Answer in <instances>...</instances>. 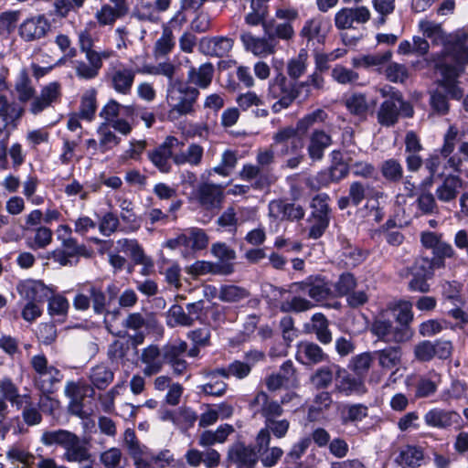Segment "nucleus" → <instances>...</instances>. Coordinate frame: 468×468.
<instances>
[{
  "label": "nucleus",
  "instance_id": "nucleus-46",
  "mask_svg": "<svg viewBox=\"0 0 468 468\" xmlns=\"http://www.w3.org/2000/svg\"><path fill=\"white\" fill-rule=\"evenodd\" d=\"M84 291L90 295L93 311L97 314H102L106 310V296L101 288L94 285H86Z\"/></svg>",
  "mask_w": 468,
  "mask_h": 468
},
{
  "label": "nucleus",
  "instance_id": "nucleus-33",
  "mask_svg": "<svg viewBox=\"0 0 468 468\" xmlns=\"http://www.w3.org/2000/svg\"><path fill=\"white\" fill-rule=\"evenodd\" d=\"M0 393L4 399L10 401L12 405L18 409L24 405V402H27L30 399L28 394L20 395L16 386L8 378H3L0 381Z\"/></svg>",
  "mask_w": 468,
  "mask_h": 468
},
{
  "label": "nucleus",
  "instance_id": "nucleus-34",
  "mask_svg": "<svg viewBox=\"0 0 468 468\" xmlns=\"http://www.w3.org/2000/svg\"><path fill=\"white\" fill-rule=\"evenodd\" d=\"M62 378L63 375L60 370L56 367H53L33 383L35 388L41 393L51 394L55 389V386L58 384Z\"/></svg>",
  "mask_w": 468,
  "mask_h": 468
},
{
  "label": "nucleus",
  "instance_id": "nucleus-21",
  "mask_svg": "<svg viewBox=\"0 0 468 468\" xmlns=\"http://www.w3.org/2000/svg\"><path fill=\"white\" fill-rule=\"evenodd\" d=\"M463 180L458 175H448L444 177L441 185L436 189V196L441 202L455 200L460 189L463 188Z\"/></svg>",
  "mask_w": 468,
  "mask_h": 468
},
{
  "label": "nucleus",
  "instance_id": "nucleus-15",
  "mask_svg": "<svg viewBox=\"0 0 468 468\" xmlns=\"http://www.w3.org/2000/svg\"><path fill=\"white\" fill-rule=\"evenodd\" d=\"M297 290L307 293L314 301L319 303L333 295V292L328 282L321 278L310 277L307 281L295 283L293 285Z\"/></svg>",
  "mask_w": 468,
  "mask_h": 468
},
{
  "label": "nucleus",
  "instance_id": "nucleus-27",
  "mask_svg": "<svg viewBox=\"0 0 468 468\" xmlns=\"http://www.w3.org/2000/svg\"><path fill=\"white\" fill-rule=\"evenodd\" d=\"M133 105H122L115 100H110L100 112V116L106 121L105 123H111L122 116L133 118Z\"/></svg>",
  "mask_w": 468,
  "mask_h": 468
},
{
  "label": "nucleus",
  "instance_id": "nucleus-18",
  "mask_svg": "<svg viewBox=\"0 0 468 468\" xmlns=\"http://www.w3.org/2000/svg\"><path fill=\"white\" fill-rule=\"evenodd\" d=\"M233 43V39L227 37H204L200 40L199 49L207 55L221 58L229 54Z\"/></svg>",
  "mask_w": 468,
  "mask_h": 468
},
{
  "label": "nucleus",
  "instance_id": "nucleus-25",
  "mask_svg": "<svg viewBox=\"0 0 468 468\" xmlns=\"http://www.w3.org/2000/svg\"><path fill=\"white\" fill-rule=\"evenodd\" d=\"M252 406H260L261 413L265 420V423L281 417L283 410L277 401L269 400L268 395L263 392H258L251 402Z\"/></svg>",
  "mask_w": 468,
  "mask_h": 468
},
{
  "label": "nucleus",
  "instance_id": "nucleus-64",
  "mask_svg": "<svg viewBox=\"0 0 468 468\" xmlns=\"http://www.w3.org/2000/svg\"><path fill=\"white\" fill-rule=\"evenodd\" d=\"M187 345L184 341L175 342L164 347L162 353L165 356V363H170L182 357L186 352Z\"/></svg>",
  "mask_w": 468,
  "mask_h": 468
},
{
  "label": "nucleus",
  "instance_id": "nucleus-14",
  "mask_svg": "<svg viewBox=\"0 0 468 468\" xmlns=\"http://www.w3.org/2000/svg\"><path fill=\"white\" fill-rule=\"evenodd\" d=\"M20 296L27 302L43 303L52 294V289L36 280L22 281L17 285Z\"/></svg>",
  "mask_w": 468,
  "mask_h": 468
},
{
  "label": "nucleus",
  "instance_id": "nucleus-55",
  "mask_svg": "<svg viewBox=\"0 0 468 468\" xmlns=\"http://www.w3.org/2000/svg\"><path fill=\"white\" fill-rule=\"evenodd\" d=\"M338 377L342 378L339 388L346 394H361L365 392L363 382L358 378L349 376L345 370H341V376L338 375Z\"/></svg>",
  "mask_w": 468,
  "mask_h": 468
},
{
  "label": "nucleus",
  "instance_id": "nucleus-51",
  "mask_svg": "<svg viewBox=\"0 0 468 468\" xmlns=\"http://www.w3.org/2000/svg\"><path fill=\"white\" fill-rule=\"evenodd\" d=\"M432 254L433 264L441 269L445 267V259L454 257L455 250L451 244L441 240L432 250Z\"/></svg>",
  "mask_w": 468,
  "mask_h": 468
},
{
  "label": "nucleus",
  "instance_id": "nucleus-40",
  "mask_svg": "<svg viewBox=\"0 0 468 468\" xmlns=\"http://www.w3.org/2000/svg\"><path fill=\"white\" fill-rule=\"evenodd\" d=\"M130 345L127 341L115 340L108 347V358L113 364L125 365L128 361Z\"/></svg>",
  "mask_w": 468,
  "mask_h": 468
},
{
  "label": "nucleus",
  "instance_id": "nucleus-59",
  "mask_svg": "<svg viewBox=\"0 0 468 468\" xmlns=\"http://www.w3.org/2000/svg\"><path fill=\"white\" fill-rule=\"evenodd\" d=\"M311 444V439L304 437L295 442L285 456L284 462L287 464L296 463Z\"/></svg>",
  "mask_w": 468,
  "mask_h": 468
},
{
  "label": "nucleus",
  "instance_id": "nucleus-10",
  "mask_svg": "<svg viewBox=\"0 0 468 468\" xmlns=\"http://www.w3.org/2000/svg\"><path fill=\"white\" fill-rule=\"evenodd\" d=\"M435 69L440 71L442 79L438 80V85L444 90L447 95L452 99L460 100L463 95V90L457 85L456 80L462 75V69L458 67H450L442 64H435Z\"/></svg>",
  "mask_w": 468,
  "mask_h": 468
},
{
  "label": "nucleus",
  "instance_id": "nucleus-37",
  "mask_svg": "<svg viewBox=\"0 0 468 468\" xmlns=\"http://www.w3.org/2000/svg\"><path fill=\"white\" fill-rule=\"evenodd\" d=\"M311 331L316 335L322 344H329L332 341V334L328 329V321L324 314L316 313L311 319Z\"/></svg>",
  "mask_w": 468,
  "mask_h": 468
},
{
  "label": "nucleus",
  "instance_id": "nucleus-1",
  "mask_svg": "<svg viewBox=\"0 0 468 468\" xmlns=\"http://www.w3.org/2000/svg\"><path fill=\"white\" fill-rule=\"evenodd\" d=\"M15 89L21 102L30 101L28 111L33 115H37L49 107H53L60 101L62 94L61 85L57 81L43 86L40 92L36 94L31 79L25 69L19 72Z\"/></svg>",
  "mask_w": 468,
  "mask_h": 468
},
{
  "label": "nucleus",
  "instance_id": "nucleus-62",
  "mask_svg": "<svg viewBox=\"0 0 468 468\" xmlns=\"http://www.w3.org/2000/svg\"><path fill=\"white\" fill-rule=\"evenodd\" d=\"M356 285V279L353 274L349 272H345L340 275L338 281L335 284V296H344L347 295L350 292H352Z\"/></svg>",
  "mask_w": 468,
  "mask_h": 468
},
{
  "label": "nucleus",
  "instance_id": "nucleus-32",
  "mask_svg": "<svg viewBox=\"0 0 468 468\" xmlns=\"http://www.w3.org/2000/svg\"><path fill=\"white\" fill-rule=\"evenodd\" d=\"M114 378V372L105 364L92 367L89 372V379L93 387L105 389Z\"/></svg>",
  "mask_w": 468,
  "mask_h": 468
},
{
  "label": "nucleus",
  "instance_id": "nucleus-52",
  "mask_svg": "<svg viewBox=\"0 0 468 468\" xmlns=\"http://www.w3.org/2000/svg\"><path fill=\"white\" fill-rule=\"evenodd\" d=\"M335 372L341 376V370L336 365L322 367L313 376L312 381L318 388H325L332 382Z\"/></svg>",
  "mask_w": 468,
  "mask_h": 468
},
{
  "label": "nucleus",
  "instance_id": "nucleus-61",
  "mask_svg": "<svg viewBox=\"0 0 468 468\" xmlns=\"http://www.w3.org/2000/svg\"><path fill=\"white\" fill-rule=\"evenodd\" d=\"M121 16H123L109 5H102L101 9L95 13V18L101 27L113 26L115 21Z\"/></svg>",
  "mask_w": 468,
  "mask_h": 468
},
{
  "label": "nucleus",
  "instance_id": "nucleus-11",
  "mask_svg": "<svg viewBox=\"0 0 468 468\" xmlns=\"http://www.w3.org/2000/svg\"><path fill=\"white\" fill-rule=\"evenodd\" d=\"M139 361L142 371L146 377L158 374L165 364L162 350L155 345H150L143 348L139 356Z\"/></svg>",
  "mask_w": 468,
  "mask_h": 468
},
{
  "label": "nucleus",
  "instance_id": "nucleus-26",
  "mask_svg": "<svg viewBox=\"0 0 468 468\" xmlns=\"http://www.w3.org/2000/svg\"><path fill=\"white\" fill-rule=\"evenodd\" d=\"M325 354L322 348L311 342H301L297 345L296 359L302 364H316L323 361Z\"/></svg>",
  "mask_w": 468,
  "mask_h": 468
},
{
  "label": "nucleus",
  "instance_id": "nucleus-54",
  "mask_svg": "<svg viewBox=\"0 0 468 468\" xmlns=\"http://www.w3.org/2000/svg\"><path fill=\"white\" fill-rule=\"evenodd\" d=\"M46 300L48 302V311L51 316H64L67 314L69 303L64 296L60 294L54 295L52 293Z\"/></svg>",
  "mask_w": 468,
  "mask_h": 468
},
{
  "label": "nucleus",
  "instance_id": "nucleus-29",
  "mask_svg": "<svg viewBox=\"0 0 468 468\" xmlns=\"http://www.w3.org/2000/svg\"><path fill=\"white\" fill-rule=\"evenodd\" d=\"M327 34L326 25L321 18L307 20L301 30V36L308 42L323 43Z\"/></svg>",
  "mask_w": 468,
  "mask_h": 468
},
{
  "label": "nucleus",
  "instance_id": "nucleus-12",
  "mask_svg": "<svg viewBox=\"0 0 468 468\" xmlns=\"http://www.w3.org/2000/svg\"><path fill=\"white\" fill-rule=\"evenodd\" d=\"M240 40L244 48L254 56L266 57L275 52L276 43L268 35L261 37L250 32H244L240 35Z\"/></svg>",
  "mask_w": 468,
  "mask_h": 468
},
{
  "label": "nucleus",
  "instance_id": "nucleus-42",
  "mask_svg": "<svg viewBox=\"0 0 468 468\" xmlns=\"http://www.w3.org/2000/svg\"><path fill=\"white\" fill-rule=\"evenodd\" d=\"M269 0H250V12L245 16V22L250 26L260 25L268 14Z\"/></svg>",
  "mask_w": 468,
  "mask_h": 468
},
{
  "label": "nucleus",
  "instance_id": "nucleus-31",
  "mask_svg": "<svg viewBox=\"0 0 468 468\" xmlns=\"http://www.w3.org/2000/svg\"><path fill=\"white\" fill-rule=\"evenodd\" d=\"M214 67L211 63H204L198 68L191 67L187 72L189 82L201 89H207L213 79Z\"/></svg>",
  "mask_w": 468,
  "mask_h": 468
},
{
  "label": "nucleus",
  "instance_id": "nucleus-23",
  "mask_svg": "<svg viewBox=\"0 0 468 468\" xmlns=\"http://www.w3.org/2000/svg\"><path fill=\"white\" fill-rule=\"evenodd\" d=\"M345 106L348 112L359 120H365L367 115L375 102L370 103L366 94L361 92H354L347 95L344 101Z\"/></svg>",
  "mask_w": 468,
  "mask_h": 468
},
{
  "label": "nucleus",
  "instance_id": "nucleus-63",
  "mask_svg": "<svg viewBox=\"0 0 468 468\" xmlns=\"http://www.w3.org/2000/svg\"><path fill=\"white\" fill-rule=\"evenodd\" d=\"M307 53L302 49L298 56L292 58L288 63V74L291 78L298 79L306 69Z\"/></svg>",
  "mask_w": 468,
  "mask_h": 468
},
{
  "label": "nucleus",
  "instance_id": "nucleus-16",
  "mask_svg": "<svg viewBox=\"0 0 468 468\" xmlns=\"http://www.w3.org/2000/svg\"><path fill=\"white\" fill-rule=\"evenodd\" d=\"M424 420L428 426L437 429H449L453 425H459L462 417L455 410L434 408L425 414Z\"/></svg>",
  "mask_w": 468,
  "mask_h": 468
},
{
  "label": "nucleus",
  "instance_id": "nucleus-49",
  "mask_svg": "<svg viewBox=\"0 0 468 468\" xmlns=\"http://www.w3.org/2000/svg\"><path fill=\"white\" fill-rule=\"evenodd\" d=\"M249 296L244 288L236 285H223L220 288L218 298L223 302L236 303Z\"/></svg>",
  "mask_w": 468,
  "mask_h": 468
},
{
  "label": "nucleus",
  "instance_id": "nucleus-6",
  "mask_svg": "<svg viewBox=\"0 0 468 468\" xmlns=\"http://www.w3.org/2000/svg\"><path fill=\"white\" fill-rule=\"evenodd\" d=\"M378 91L385 101L377 112L378 122L382 126H392L399 120L403 106L402 96L398 90L388 85L381 87Z\"/></svg>",
  "mask_w": 468,
  "mask_h": 468
},
{
  "label": "nucleus",
  "instance_id": "nucleus-48",
  "mask_svg": "<svg viewBox=\"0 0 468 468\" xmlns=\"http://www.w3.org/2000/svg\"><path fill=\"white\" fill-rule=\"evenodd\" d=\"M367 415V407L363 404L346 406L341 413L343 424L361 421Z\"/></svg>",
  "mask_w": 468,
  "mask_h": 468
},
{
  "label": "nucleus",
  "instance_id": "nucleus-19",
  "mask_svg": "<svg viewBox=\"0 0 468 468\" xmlns=\"http://www.w3.org/2000/svg\"><path fill=\"white\" fill-rule=\"evenodd\" d=\"M392 58V52L387 50L382 53H374L367 55H359L354 57L351 60V64L356 69H366L380 71L385 65L390 61Z\"/></svg>",
  "mask_w": 468,
  "mask_h": 468
},
{
  "label": "nucleus",
  "instance_id": "nucleus-8",
  "mask_svg": "<svg viewBox=\"0 0 468 468\" xmlns=\"http://www.w3.org/2000/svg\"><path fill=\"white\" fill-rule=\"evenodd\" d=\"M467 40V34L458 36L453 41L448 44L445 48V53L438 57L435 60V64H444L450 67L461 68L463 74L464 71V66L468 64Z\"/></svg>",
  "mask_w": 468,
  "mask_h": 468
},
{
  "label": "nucleus",
  "instance_id": "nucleus-20",
  "mask_svg": "<svg viewBox=\"0 0 468 468\" xmlns=\"http://www.w3.org/2000/svg\"><path fill=\"white\" fill-rule=\"evenodd\" d=\"M64 450L63 458L67 462L81 463L90 461L91 454L87 443L81 441L76 434H73V438L69 440Z\"/></svg>",
  "mask_w": 468,
  "mask_h": 468
},
{
  "label": "nucleus",
  "instance_id": "nucleus-57",
  "mask_svg": "<svg viewBox=\"0 0 468 468\" xmlns=\"http://www.w3.org/2000/svg\"><path fill=\"white\" fill-rule=\"evenodd\" d=\"M377 356L379 365L384 368H392L399 361L400 352L396 347H388L374 353Z\"/></svg>",
  "mask_w": 468,
  "mask_h": 468
},
{
  "label": "nucleus",
  "instance_id": "nucleus-4",
  "mask_svg": "<svg viewBox=\"0 0 468 468\" xmlns=\"http://www.w3.org/2000/svg\"><path fill=\"white\" fill-rule=\"evenodd\" d=\"M208 242V236L204 229L188 228L176 238L168 239L165 246L171 250H180L184 258H194L197 251L207 247Z\"/></svg>",
  "mask_w": 468,
  "mask_h": 468
},
{
  "label": "nucleus",
  "instance_id": "nucleus-35",
  "mask_svg": "<svg viewBox=\"0 0 468 468\" xmlns=\"http://www.w3.org/2000/svg\"><path fill=\"white\" fill-rule=\"evenodd\" d=\"M251 370V366L248 363L235 360L230 363L227 367L218 368L213 370L210 374L211 378H214L217 374H219L221 378H228L229 377H235L239 379L246 378Z\"/></svg>",
  "mask_w": 468,
  "mask_h": 468
},
{
  "label": "nucleus",
  "instance_id": "nucleus-22",
  "mask_svg": "<svg viewBox=\"0 0 468 468\" xmlns=\"http://www.w3.org/2000/svg\"><path fill=\"white\" fill-rule=\"evenodd\" d=\"M269 209L270 214L274 218L298 220L304 216V209L300 205L287 203L282 200L271 201L269 204Z\"/></svg>",
  "mask_w": 468,
  "mask_h": 468
},
{
  "label": "nucleus",
  "instance_id": "nucleus-50",
  "mask_svg": "<svg viewBox=\"0 0 468 468\" xmlns=\"http://www.w3.org/2000/svg\"><path fill=\"white\" fill-rule=\"evenodd\" d=\"M96 112V92L93 90L86 91L80 102V116L91 121Z\"/></svg>",
  "mask_w": 468,
  "mask_h": 468
},
{
  "label": "nucleus",
  "instance_id": "nucleus-24",
  "mask_svg": "<svg viewBox=\"0 0 468 468\" xmlns=\"http://www.w3.org/2000/svg\"><path fill=\"white\" fill-rule=\"evenodd\" d=\"M332 144L331 136L322 130H314L310 137L307 147L309 157L313 161L321 160L324 150Z\"/></svg>",
  "mask_w": 468,
  "mask_h": 468
},
{
  "label": "nucleus",
  "instance_id": "nucleus-39",
  "mask_svg": "<svg viewBox=\"0 0 468 468\" xmlns=\"http://www.w3.org/2000/svg\"><path fill=\"white\" fill-rule=\"evenodd\" d=\"M119 207L122 210L121 219L124 223L123 230L125 232H133L140 228V222L133 212V203L128 199L119 201Z\"/></svg>",
  "mask_w": 468,
  "mask_h": 468
},
{
  "label": "nucleus",
  "instance_id": "nucleus-3",
  "mask_svg": "<svg viewBox=\"0 0 468 468\" xmlns=\"http://www.w3.org/2000/svg\"><path fill=\"white\" fill-rule=\"evenodd\" d=\"M199 95L197 89L183 82L169 83L166 101L170 107L168 118L176 120L193 112V105Z\"/></svg>",
  "mask_w": 468,
  "mask_h": 468
},
{
  "label": "nucleus",
  "instance_id": "nucleus-30",
  "mask_svg": "<svg viewBox=\"0 0 468 468\" xmlns=\"http://www.w3.org/2000/svg\"><path fill=\"white\" fill-rule=\"evenodd\" d=\"M123 326L135 332L133 335H131V339L134 346L141 345L144 342V335L143 330L148 327V323L146 317L143 314H130L124 320Z\"/></svg>",
  "mask_w": 468,
  "mask_h": 468
},
{
  "label": "nucleus",
  "instance_id": "nucleus-41",
  "mask_svg": "<svg viewBox=\"0 0 468 468\" xmlns=\"http://www.w3.org/2000/svg\"><path fill=\"white\" fill-rule=\"evenodd\" d=\"M73 434L66 430L47 431L42 433L40 441L46 446H60L64 449Z\"/></svg>",
  "mask_w": 468,
  "mask_h": 468
},
{
  "label": "nucleus",
  "instance_id": "nucleus-9",
  "mask_svg": "<svg viewBox=\"0 0 468 468\" xmlns=\"http://www.w3.org/2000/svg\"><path fill=\"white\" fill-rule=\"evenodd\" d=\"M438 269L433 264V259L429 257H420L416 259L414 266L411 268V274L414 279L411 280V290L426 292L430 289L427 279L433 276L434 270Z\"/></svg>",
  "mask_w": 468,
  "mask_h": 468
},
{
  "label": "nucleus",
  "instance_id": "nucleus-53",
  "mask_svg": "<svg viewBox=\"0 0 468 468\" xmlns=\"http://www.w3.org/2000/svg\"><path fill=\"white\" fill-rule=\"evenodd\" d=\"M327 118L326 112L322 109H316L315 111L306 114L297 122V129L299 132L305 133L308 129L317 123L324 122Z\"/></svg>",
  "mask_w": 468,
  "mask_h": 468
},
{
  "label": "nucleus",
  "instance_id": "nucleus-43",
  "mask_svg": "<svg viewBox=\"0 0 468 468\" xmlns=\"http://www.w3.org/2000/svg\"><path fill=\"white\" fill-rule=\"evenodd\" d=\"M100 152L106 153L120 144V138L110 129L108 123H101L98 130Z\"/></svg>",
  "mask_w": 468,
  "mask_h": 468
},
{
  "label": "nucleus",
  "instance_id": "nucleus-56",
  "mask_svg": "<svg viewBox=\"0 0 468 468\" xmlns=\"http://www.w3.org/2000/svg\"><path fill=\"white\" fill-rule=\"evenodd\" d=\"M213 371H210L207 373V378H209V381L207 382L204 385H201L198 387L199 390L206 395L215 396V397H220L222 396L227 388V385L223 380L218 379V377H220L219 374H217L214 378H211L210 374Z\"/></svg>",
  "mask_w": 468,
  "mask_h": 468
},
{
  "label": "nucleus",
  "instance_id": "nucleus-28",
  "mask_svg": "<svg viewBox=\"0 0 468 468\" xmlns=\"http://www.w3.org/2000/svg\"><path fill=\"white\" fill-rule=\"evenodd\" d=\"M204 149L197 144H191L186 149L174 154L173 161L177 165H189L197 166L201 164Z\"/></svg>",
  "mask_w": 468,
  "mask_h": 468
},
{
  "label": "nucleus",
  "instance_id": "nucleus-58",
  "mask_svg": "<svg viewBox=\"0 0 468 468\" xmlns=\"http://www.w3.org/2000/svg\"><path fill=\"white\" fill-rule=\"evenodd\" d=\"M117 245L125 253L130 254L131 257L133 258V260L136 263L144 262V251L135 239H119L117 241Z\"/></svg>",
  "mask_w": 468,
  "mask_h": 468
},
{
  "label": "nucleus",
  "instance_id": "nucleus-44",
  "mask_svg": "<svg viewBox=\"0 0 468 468\" xmlns=\"http://www.w3.org/2000/svg\"><path fill=\"white\" fill-rule=\"evenodd\" d=\"M174 153L166 150L165 147H157L148 154L149 159L153 165L162 173L170 171V159H173Z\"/></svg>",
  "mask_w": 468,
  "mask_h": 468
},
{
  "label": "nucleus",
  "instance_id": "nucleus-5",
  "mask_svg": "<svg viewBox=\"0 0 468 468\" xmlns=\"http://www.w3.org/2000/svg\"><path fill=\"white\" fill-rule=\"evenodd\" d=\"M138 69L120 60L112 61L105 71V82L116 93L129 95Z\"/></svg>",
  "mask_w": 468,
  "mask_h": 468
},
{
  "label": "nucleus",
  "instance_id": "nucleus-47",
  "mask_svg": "<svg viewBox=\"0 0 468 468\" xmlns=\"http://www.w3.org/2000/svg\"><path fill=\"white\" fill-rule=\"evenodd\" d=\"M373 359L374 357L372 353H361L352 357L349 363V368L357 376H364L370 368Z\"/></svg>",
  "mask_w": 468,
  "mask_h": 468
},
{
  "label": "nucleus",
  "instance_id": "nucleus-7",
  "mask_svg": "<svg viewBox=\"0 0 468 468\" xmlns=\"http://www.w3.org/2000/svg\"><path fill=\"white\" fill-rule=\"evenodd\" d=\"M51 30V21L45 14L27 16L17 26L18 37L27 43L37 42L47 37Z\"/></svg>",
  "mask_w": 468,
  "mask_h": 468
},
{
  "label": "nucleus",
  "instance_id": "nucleus-17",
  "mask_svg": "<svg viewBox=\"0 0 468 468\" xmlns=\"http://www.w3.org/2000/svg\"><path fill=\"white\" fill-rule=\"evenodd\" d=\"M229 459L236 468H254L259 457L252 447L236 443L229 450Z\"/></svg>",
  "mask_w": 468,
  "mask_h": 468
},
{
  "label": "nucleus",
  "instance_id": "nucleus-36",
  "mask_svg": "<svg viewBox=\"0 0 468 468\" xmlns=\"http://www.w3.org/2000/svg\"><path fill=\"white\" fill-rule=\"evenodd\" d=\"M199 199L207 208L218 207L222 200L221 190L215 185L204 184L199 188Z\"/></svg>",
  "mask_w": 468,
  "mask_h": 468
},
{
  "label": "nucleus",
  "instance_id": "nucleus-13",
  "mask_svg": "<svg viewBox=\"0 0 468 468\" xmlns=\"http://www.w3.org/2000/svg\"><path fill=\"white\" fill-rule=\"evenodd\" d=\"M370 18V12L366 6L342 8L335 16V25L338 29L353 27L354 23L364 24Z\"/></svg>",
  "mask_w": 468,
  "mask_h": 468
},
{
  "label": "nucleus",
  "instance_id": "nucleus-45",
  "mask_svg": "<svg viewBox=\"0 0 468 468\" xmlns=\"http://www.w3.org/2000/svg\"><path fill=\"white\" fill-rule=\"evenodd\" d=\"M265 32L275 42V38L289 41L294 37V29L291 23L282 22L271 26H264Z\"/></svg>",
  "mask_w": 468,
  "mask_h": 468
},
{
  "label": "nucleus",
  "instance_id": "nucleus-38",
  "mask_svg": "<svg viewBox=\"0 0 468 468\" xmlns=\"http://www.w3.org/2000/svg\"><path fill=\"white\" fill-rule=\"evenodd\" d=\"M175 47V38L170 27H163L162 36L156 40L154 47V56L161 58L167 56Z\"/></svg>",
  "mask_w": 468,
  "mask_h": 468
},
{
  "label": "nucleus",
  "instance_id": "nucleus-60",
  "mask_svg": "<svg viewBox=\"0 0 468 468\" xmlns=\"http://www.w3.org/2000/svg\"><path fill=\"white\" fill-rule=\"evenodd\" d=\"M314 307V304L300 296H294L291 300L283 301L281 303L280 309L282 312L290 313V312H304Z\"/></svg>",
  "mask_w": 468,
  "mask_h": 468
},
{
  "label": "nucleus",
  "instance_id": "nucleus-2",
  "mask_svg": "<svg viewBox=\"0 0 468 468\" xmlns=\"http://www.w3.org/2000/svg\"><path fill=\"white\" fill-rule=\"evenodd\" d=\"M392 316L397 325L394 326L389 321L379 317L372 324L371 331L379 339L389 342H401L405 339L410 324V303L399 302L391 308Z\"/></svg>",
  "mask_w": 468,
  "mask_h": 468
}]
</instances>
